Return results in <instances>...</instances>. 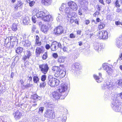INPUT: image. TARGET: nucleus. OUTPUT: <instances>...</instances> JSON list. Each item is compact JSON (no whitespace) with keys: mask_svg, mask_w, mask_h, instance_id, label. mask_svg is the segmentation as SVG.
Here are the masks:
<instances>
[{"mask_svg":"<svg viewBox=\"0 0 122 122\" xmlns=\"http://www.w3.org/2000/svg\"><path fill=\"white\" fill-rule=\"evenodd\" d=\"M33 12V14L36 15L37 18H41L45 21L49 22L53 20V18L51 15H47L48 12L46 10L39 11L38 8H35Z\"/></svg>","mask_w":122,"mask_h":122,"instance_id":"f257e3e1","label":"nucleus"},{"mask_svg":"<svg viewBox=\"0 0 122 122\" xmlns=\"http://www.w3.org/2000/svg\"><path fill=\"white\" fill-rule=\"evenodd\" d=\"M60 84L59 89L58 90L63 97L61 98H64L68 94L69 86L66 83H62L61 82Z\"/></svg>","mask_w":122,"mask_h":122,"instance_id":"f03ea898","label":"nucleus"},{"mask_svg":"<svg viewBox=\"0 0 122 122\" xmlns=\"http://www.w3.org/2000/svg\"><path fill=\"white\" fill-rule=\"evenodd\" d=\"M122 100H116L112 102L111 106L113 110L116 112H119L121 109Z\"/></svg>","mask_w":122,"mask_h":122,"instance_id":"7ed1b4c3","label":"nucleus"},{"mask_svg":"<svg viewBox=\"0 0 122 122\" xmlns=\"http://www.w3.org/2000/svg\"><path fill=\"white\" fill-rule=\"evenodd\" d=\"M48 84L52 87H55L57 86L61 82V80L53 78V77H48Z\"/></svg>","mask_w":122,"mask_h":122,"instance_id":"20e7f679","label":"nucleus"},{"mask_svg":"<svg viewBox=\"0 0 122 122\" xmlns=\"http://www.w3.org/2000/svg\"><path fill=\"white\" fill-rule=\"evenodd\" d=\"M73 11L69 7H68L66 8L64 10L67 16L70 18L72 17L75 18L77 16L75 12H72Z\"/></svg>","mask_w":122,"mask_h":122,"instance_id":"39448f33","label":"nucleus"},{"mask_svg":"<svg viewBox=\"0 0 122 122\" xmlns=\"http://www.w3.org/2000/svg\"><path fill=\"white\" fill-rule=\"evenodd\" d=\"M44 116L48 118H54L55 117L54 112L52 109H48L44 115Z\"/></svg>","mask_w":122,"mask_h":122,"instance_id":"423d86ee","label":"nucleus"},{"mask_svg":"<svg viewBox=\"0 0 122 122\" xmlns=\"http://www.w3.org/2000/svg\"><path fill=\"white\" fill-rule=\"evenodd\" d=\"M61 94H60V92L58 90L54 91L52 94V96L53 98L56 100L60 99H64V98H61L63 97L62 96Z\"/></svg>","mask_w":122,"mask_h":122,"instance_id":"0eeeda50","label":"nucleus"},{"mask_svg":"<svg viewBox=\"0 0 122 122\" xmlns=\"http://www.w3.org/2000/svg\"><path fill=\"white\" fill-rule=\"evenodd\" d=\"M64 29L61 26H59L55 28L54 30V33L56 35H60L64 32Z\"/></svg>","mask_w":122,"mask_h":122,"instance_id":"6e6552de","label":"nucleus"},{"mask_svg":"<svg viewBox=\"0 0 122 122\" xmlns=\"http://www.w3.org/2000/svg\"><path fill=\"white\" fill-rule=\"evenodd\" d=\"M68 6L73 10H76L78 8V6L74 2L70 1L68 3Z\"/></svg>","mask_w":122,"mask_h":122,"instance_id":"1a4fd4ad","label":"nucleus"},{"mask_svg":"<svg viewBox=\"0 0 122 122\" xmlns=\"http://www.w3.org/2000/svg\"><path fill=\"white\" fill-rule=\"evenodd\" d=\"M39 67L41 71L44 74H46L48 70L49 67L47 64L41 65Z\"/></svg>","mask_w":122,"mask_h":122,"instance_id":"9d476101","label":"nucleus"},{"mask_svg":"<svg viewBox=\"0 0 122 122\" xmlns=\"http://www.w3.org/2000/svg\"><path fill=\"white\" fill-rule=\"evenodd\" d=\"M107 64V63H104L103 64L102 66L104 69L106 71L108 75H109L112 73V69Z\"/></svg>","mask_w":122,"mask_h":122,"instance_id":"9b49d317","label":"nucleus"},{"mask_svg":"<svg viewBox=\"0 0 122 122\" xmlns=\"http://www.w3.org/2000/svg\"><path fill=\"white\" fill-rule=\"evenodd\" d=\"M79 2V5L80 6L81 5H83L82 6V9L84 10V11H86L87 10V3H86L83 5L85 1L84 0H78Z\"/></svg>","mask_w":122,"mask_h":122,"instance_id":"f8f14e48","label":"nucleus"},{"mask_svg":"<svg viewBox=\"0 0 122 122\" xmlns=\"http://www.w3.org/2000/svg\"><path fill=\"white\" fill-rule=\"evenodd\" d=\"M112 86V85L108 81L105 82L102 86V88L103 90L108 89Z\"/></svg>","mask_w":122,"mask_h":122,"instance_id":"ddd939ff","label":"nucleus"},{"mask_svg":"<svg viewBox=\"0 0 122 122\" xmlns=\"http://www.w3.org/2000/svg\"><path fill=\"white\" fill-rule=\"evenodd\" d=\"M44 51V48L43 47H37L36 49V53L37 56H39L40 54L43 53Z\"/></svg>","mask_w":122,"mask_h":122,"instance_id":"4468645a","label":"nucleus"},{"mask_svg":"<svg viewBox=\"0 0 122 122\" xmlns=\"http://www.w3.org/2000/svg\"><path fill=\"white\" fill-rule=\"evenodd\" d=\"M13 115L16 119L21 118L22 116V114L19 111L17 110L13 113Z\"/></svg>","mask_w":122,"mask_h":122,"instance_id":"2eb2a0df","label":"nucleus"},{"mask_svg":"<svg viewBox=\"0 0 122 122\" xmlns=\"http://www.w3.org/2000/svg\"><path fill=\"white\" fill-rule=\"evenodd\" d=\"M32 55L31 53L29 51H27L25 52L23 59L24 61H26L27 59H29Z\"/></svg>","mask_w":122,"mask_h":122,"instance_id":"dca6fc26","label":"nucleus"},{"mask_svg":"<svg viewBox=\"0 0 122 122\" xmlns=\"http://www.w3.org/2000/svg\"><path fill=\"white\" fill-rule=\"evenodd\" d=\"M72 68L75 70L76 68L79 70H81L82 69V67L79 63L78 62H76L72 65Z\"/></svg>","mask_w":122,"mask_h":122,"instance_id":"f3484780","label":"nucleus"},{"mask_svg":"<svg viewBox=\"0 0 122 122\" xmlns=\"http://www.w3.org/2000/svg\"><path fill=\"white\" fill-rule=\"evenodd\" d=\"M38 96L36 94H34L31 96V98L32 100L31 101V102L32 103H35L37 101Z\"/></svg>","mask_w":122,"mask_h":122,"instance_id":"a211bd4d","label":"nucleus"},{"mask_svg":"<svg viewBox=\"0 0 122 122\" xmlns=\"http://www.w3.org/2000/svg\"><path fill=\"white\" fill-rule=\"evenodd\" d=\"M94 47L95 50L99 51L101 49V45L100 44L98 43H95L94 44Z\"/></svg>","mask_w":122,"mask_h":122,"instance_id":"6ab92c4d","label":"nucleus"},{"mask_svg":"<svg viewBox=\"0 0 122 122\" xmlns=\"http://www.w3.org/2000/svg\"><path fill=\"white\" fill-rule=\"evenodd\" d=\"M56 44V41L53 42L51 46V49L52 51H55L57 49Z\"/></svg>","mask_w":122,"mask_h":122,"instance_id":"aec40b11","label":"nucleus"},{"mask_svg":"<svg viewBox=\"0 0 122 122\" xmlns=\"http://www.w3.org/2000/svg\"><path fill=\"white\" fill-rule=\"evenodd\" d=\"M22 43L24 45V46L27 48L30 47L31 44L30 42L27 40H26L25 41H23Z\"/></svg>","mask_w":122,"mask_h":122,"instance_id":"412c9836","label":"nucleus"},{"mask_svg":"<svg viewBox=\"0 0 122 122\" xmlns=\"http://www.w3.org/2000/svg\"><path fill=\"white\" fill-rule=\"evenodd\" d=\"M64 18V15L62 14H58L56 18V20L60 22Z\"/></svg>","mask_w":122,"mask_h":122,"instance_id":"4be33fe9","label":"nucleus"},{"mask_svg":"<svg viewBox=\"0 0 122 122\" xmlns=\"http://www.w3.org/2000/svg\"><path fill=\"white\" fill-rule=\"evenodd\" d=\"M41 30L44 33H46L48 30V28L47 26L45 25H43L41 27Z\"/></svg>","mask_w":122,"mask_h":122,"instance_id":"5701e85b","label":"nucleus"},{"mask_svg":"<svg viewBox=\"0 0 122 122\" xmlns=\"http://www.w3.org/2000/svg\"><path fill=\"white\" fill-rule=\"evenodd\" d=\"M66 58V57H65L63 56L59 57L57 61V62L59 63H64L65 61Z\"/></svg>","mask_w":122,"mask_h":122,"instance_id":"b1692460","label":"nucleus"},{"mask_svg":"<svg viewBox=\"0 0 122 122\" xmlns=\"http://www.w3.org/2000/svg\"><path fill=\"white\" fill-rule=\"evenodd\" d=\"M1 102L0 100V111L1 112H4L6 111V108L4 104H1Z\"/></svg>","mask_w":122,"mask_h":122,"instance_id":"393cba45","label":"nucleus"},{"mask_svg":"<svg viewBox=\"0 0 122 122\" xmlns=\"http://www.w3.org/2000/svg\"><path fill=\"white\" fill-rule=\"evenodd\" d=\"M52 2V0H42V3L44 5H50Z\"/></svg>","mask_w":122,"mask_h":122,"instance_id":"a878e982","label":"nucleus"},{"mask_svg":"<svg viewBox=\"0 0 122 122\" xmlns=\"http://www.w3.org/2000/svg\"><path fill=\"white\" fill-rule=\"evenodd\" d=\"M23 24L25 25H28L29 23V19L28 17H26L23 20Z\"/></svg>","mask_w":122,"mask_h":122,"instance_id":"bb28decb","label":"nucleus"},{"mask_svg":"<svg viewBox=\"0 0 122 122\" xmlns=\"http://www.w3.org/2000/svg\"><path fill=\"white\" fill-rule=\"evenodd\" d=\"M103 39H106L108 38V34L106 30H103Z\"/></svg>","mask_w":122,"mask_h":122,"instance_id":"cd10ccee","label":"nucleus"},{"mask_svg":"<svg viewBox=\"0 0 122 122\" xmlns=\"http://www.w3.org/2000/svg\"><path fill=\"white\" fill-rule=\"evenodd\" d=\"M94 77L96 81L98 83L101 82L103 80V78L102 77Z\"/></svg>","mask_w":122,"mask_h":122,"instance_id":"c85d7f7f","label":"nucleus"},{"mask_svg":"<svg viewBox=\"0 0 122 122\" xmlns=\"http://www.w3.org/2000/svg\"><path fill=\"white\" fill-rule=\"evenodd\" d=\"M52 69L53 71L56 72H59L61 70V69L59 67L56 66L52 67Z\"/></svg>","mask_w":122,"mask_h":122,"instance_id":"c756f323","label":"nucleus"},{"mask_svg":"<svg viewBox=\"0 0 122 122\" xmlns=\"http://www.w3.org/2000/svg\"><path fill=\"white\" fill-rule=\"evenodd\" d=\"M23 49V48L20 47H19L16 49V52L17 53L19 54L22 52Z\"/></svg>","mask_w":122,"mask_h":122,"instance_id":"7c9ffc66","label":"nucleus"},{"mask_svg":"<svg viewBox=\"0 0 122 122\" xmlns=\"http://www.w3.org/2000/svg\"><path fill=\"white\" fill-rule=\"evenodd\" d=\"M103 33L102 31H101L99 32L97 35V36L98 37L97 38L100 39H103Z\"/></svg>","mask_w":122,"mask_h":122,"instance_id":"2f4dec72","label":"nucleus"},{"mask_svg":"<svg viewBox=\"0 0 122 122\" xmlns=\"http://www.w3.org/2000/svg\"><path fill=\"white\" fill-rule=\"evenodd\" d=\"M12 30L13 31H16L17 29V24H13L11 26Z\"/></svg>","mask_w":122,"mask_h":122,"instance_id":"473e14b6","label":"nucleus"},{"mask_svg":"<svg viewBox=\"0 0 122 122\" xmlns=\"http://www.w3.org/2000/svg\"><path fill=\"white\" fill-rule=\"evenodd\" d=\"M27 1L30 7L33 6L35 3V1L33 0H27Z\"/></svg>","mask_w":122,"mask_h":122,"instance_id":"72a5a7b5","label":"nucleus"},{"mask_svg":"<svg viewBox=\"0 0 122 122\" xmlns=\"http://www.w3.org/2000/svg\"><path fill=\"white\" fill-rule=\"evenodd\" d=\"M117 47L118 48H120L122 46V41H120L119 40L117 41Z\"/></svg>","mask_w":122,"mask_h":122,"instance_id":"f704fd0d","label":"nucleus"},{"mask_svg":"<svg viewBox=\"0 0 122 122\" xmlns=\"http://www.w3.org/2000/svg\"><path fill=\"white\" fill-rule=\"evenodd\" d=\"M39 37L38 36H36V43L38 46L41 45V42L39 41Z\"/></svg>","mask_w":122,"mask_h":122,"instance_id":"c9c22d12","label":"nucleus"},{"mask_svg":"<svg viewBox=\"0 0 122 122\" xmlns=\"http://www.w3.org/2000/svg\"><path fill=\"white\" fill-rule=\"evenodd\" d=\"M45 105L46 107H47V109H52L51 107H52V105L50 104V103H46L45 104Z\"/></svg>","mask_w":122,"mask_h":122,"instance_id":"e433bc0d","label":"nucleus"},{"mask_svg":"<svg viewBox=\"0 0 122 122\" xmlns=\"http://www.w3.org/2000/svg\"><path fill=\"white\" fill-rule=\"evenodd\" d=\"M105 26L104 24L102 22H101L99 25L98 28L99 29H102Z\"/></svg>","mask_w":122,"mask_h":122,"instance_id":"4c0bfd02","label":"nucleus"},{"mask_svg":"<svg viewBox=\"0 0 122 122\" xmlns=\"http://www.w3.org/2000/svg\"><path fill=\"white\" fill-rule=\"evenodd\" d=\"M116 83L118 84V85L120 86L121 87H122V80H117L116 82Z\"/></svg>","mask_w":122,"mask_h":122,"instance_id":"58836bf2","label":"nucleus"},{"mask_svg":"<svg viewBox=\"0 0 122 122\" xmlns=\"http://www.w3.org/2000/svg\"><path fill=\"white\" fill-rule=\"evenodd\" d=\"M46 83L45 82H43L42 83H40V88H44L46 86Z\"/></svg>","mask_w":122,"mask_h":122,"instance_id":"ea45409f","label":"nucleus"},{"mask_svg":"<svg viewBox=\"0 0 122 122\" xmlns=\"http://www.w3.org/2000/svg\"><path fill=\"white\" fill-rule=\"evenodd\" d=\"M66 5L65 4H63L61 5V7L60 8L59 10L60 11H63L64 8L66 7Z\"/></svg>","mask_w":122,"mask_h":122,"instance_id":"a19ab883","label":"nucleus"},{"mask_svg":"<svg viewBox=\"0 0 122 122\" xmlns=\"http://www.w3.org/2000/svg\"><path fill=\"white\" fill-rule=\"evenodd\" d=\"M39 80L38 77H34L33 81L34 82L37 83Z\"/></svg>","mask_w":122,"mask_h":122,"instance_id":"79ce46f5","label":"nucleus"},{"mask_svg":"<svg viewBox=\"0 0 122 122\" xmlns=\"http://www.w3.org/2000/svg\"><path fill=\"white\" fill-rule=\"evenodd\" d=\"M32 20L34 23H35L36 21V15H34L32 16Z\"/></svg>","mask_w":122,"mask_h":122,"instance_id":"37998d69","label":"nucleus"},{"mask_svg":"<svg viewBox=\"0 0 122 122\" xmlns=\"http://www.w3.org/2000/svg\"><path fill=\"white\" fill-rule=\"evenodd\" d=\"M48 57L47 54V52H45L44 54L42 56V58L43 59L45 60Z\"/></svg>","mask_w":122,"mask_h":122,"instance_id":"c03bdc74","label":"nucleus"},{"mask_svg":"<svg viewBox=\"0 0 122 122\" xmlns=\"http://www.w3.org/2000/svg\"><path fill=\"white\" fill-rule=\"evenodd\" d=\"M44 108L43 107H41L39 108V113H42L44 110Z\"/></svg>","mask_w":122,"mask_h":122,"instance_id":"a18cd8bd","label":"nucleus"},{"mask_svg":"<svg viewBox=\"0 0 122 122\" xmlns=\"http://www.w3.org/2000/svg\"><path fill=\"white\" fill-rule=\"evenodd\" d=\"M115 24L116 25H121L122 26V22H120V21H116L115 23ZM121 27H122V26H121Z\"/></svg>","mask_w":122,"mask_h":122,"instance_id":"49530a36","label":"nucleus"},{"mask_svg":"<svg viewBox=\"0 0 122 122\" xmlns=\"http://www.w3.org/2000/svg\"><path fill=\"white\" fill-rule=\"evenodd\" d=\"M19 7L18 5L17 4H15L14 6V8L15 10H18Z\"/></svg>","mask_w":122,"mask_h":122,"instance_id":"de8ad7c7","label":"nucleus"},{"mask_svg":"<svg viewBox=\"0 0 122 122\" xmlns=\"http://www.w3.org/2000/svg\"><path fill=\"white\" fill-rule=\"evenodd\" d=\"M53 56L55 58H56L58 56V55L57 54V53H54L53 54Z\"/></svg>","mask_w":122,"mask_h":122,"instance_id":"09e8293b","label":"nucleus"},{"mask_svg":"<svg viewBox=\"0 0 122 122\" xmlns=\"http://www.w3.org/2000/svg\"><path fill=\"white\" fill-rule=\"evenodd\" d=\"M56 44L57 45H56L57 48H58V47L61 48V45L60 43H57L56 42Z\"/></svg>","mask_w":122,"mask_h":122,"instance_id":"8fccbe9b","label":"nucleus"},{"mask_svg":"<svg viewBox=\"0 0 122 122\" xmlns=\"http://www.w3.org/2000/svg\"><path fill=\"white\" fill-rule=\"evenodd\" d=\"M70 37L71 38H74L75 37V36L74 34H71L70 35Z\"/></svg>","mask_w":122,"mask_h":122,"instance_id":"3c124183","label":"nucleus"},{"mask_svg":"<svg viewBox=\"0 0 122 122\" xmlns=\"http://www.w3.org/2000/svg\"><path fill=\"white\" fill-rule=\"evenodd\" d=\"M78 14L81 15H82V12L81 10L80 9L78 10Z\"/></svg>","mask_w":122,"mask_h":122,"instance_id":"603ef678","label":"nucleus"},{"mask_svg":"<svg viewBox=\"0 0 122 122\" xmlns=\"http://www.w3.org/2000/svg\"><path fill=\"white\" fill-rule=\"evenodd\" d=\"M45 47L46 49L48 50L50 48H51V46L49 44H47L45 46Z\"/></svg>","mask_w":122,"mask_h":122,"instance_id":"864d4df0","label":"nucleus"},{"mask_svg":"<svg viewBox=\"0 0 122 122\" xmlns=\"http://www.w3.org/2000/svg\"><path fill=\"white\" fill-rule=\"evenodd\" d=\"M115 5L117 7H119L120 5L118 3V1L117 0L115 2Z\"/></svg>","mask_w":122,"mask_h":122,"instance_id":"5fc2aeb1","label":"nucleus"},{"mask_svg":"<svg viewBox=\"0 0 122 122\" xmlns=\"http://www.w3.org/2000/svg\"><path fill=\"white\" fill-rule=\"evenodd\" d=\"M90 22V21L88 20H86L85 21V23L86 25L88 24Z\"/></svg>","mask_w":122,"mask_h":122,"instance_id":"6e6d98bb","label":"nucleus"},{"mask_svg":"<svg viewBox=\"0 0 122 122\" xmlns=\"http://www.w3.org/2000/svg\"><path fill=\"white\" fill-rule=\"evenodd\" d=\"M63 51L64 52L68 50L67 48L65 46H64L63 47Z\"/></svg>","mask_w":122,"mask_h":122,"instance_id":"4d7b16f0","label":"nucleus"},{"mask_svg":"<svg viewBox=\"0 0 122 122\" xmlns=\"http://www.w3.org/2000/svg\"><path fill=\"white\" fill-rule=\"evenodd\" d=\"M46 77H41V80L42 81H44L46 80Z\"/></svg>","mask_w":122,"mask_h":122,"instance_id":"13d9d810","label":"nucleus"},{"mask_svg":"<svg viewBox=\"0 0 122 122\" xmlns=\"http://www.w3.org/2000/svg\"><path fill=\"white\" fill-rule=\"evenodd\" d=\"M2 117H0V122H7L5 120L3 121V120H2Z\"/></svg>","mask_w":122,"mask_h":122,"instance_id":"bf43d9fd","label":"nucleus"},{"mask_svg":"<svg viewBox=\"0 0 122 122\" xmlns=\"http://www.w3.org/2000/svg\"><path fill=\"white\" fill-rule=\"evenodd\" d=\"M36 29V28L34 26H33L32 28V31L34 32Z\"/></svg>","mask_w":122,"mask_h":122,"instance_id":"052dcab7","label":"nucleus"},{"mask_svg":"<svg viewBox=\"0 0 122 122\" xmlns=\"http://www.w3.org/2000/svg\"><path fill=\"white\" fill-rule=\"evenodd\" d=\"M62 75L64 74L63 75H62V76H65L66 75V72L65 71H64L63 72L62 74Z\"/></svg>","mask_w":122,"mask_h":122,"instance_id":"680f3d73","label":"nucleus"},{"mask_svg":"<svg viewBox=\"0 0 122 122\" xmlns=\"http://www.w3.org/2000/svg\"><path fill=\"white\" fill-rule=\"evenodd\" d=\"M99 2H100L101 3L103 4V5H104L103 0H99Z\"/></svg>","mask_w":122,"mask_h":122,"instance_id":"e2e57ef3","label":"nucleus"},{"mask_svg":"<svg viewBox=\"0 0 122 122\" xmlns=\"http://www.w3.org/2000/svg\"><path fill=\"white\" fill-rule=\"evenodd\" d=\"M74 21V20L72 18L70 19V22L71 23H72Z\"/></svg>","mask_w":122,"mask_h":122,"instance_id":"0e129e2a","label":"nucleus"},{"mask_svg":"<svg viewBox=\"0 0 122 122\" xmlns=\"http://www.w3.org/2000/svg\"><path fill=\"white\" fill-rule=\"evenodd\" d=\"M18 3L20 5L19 6H20L21 5H22L23 4L20 1H19L18 2Z\"/></svg>","mask_w":122,"mask_h":122,"instance_id":"69168bd1","label":"nucleus"},{"mask_svg":"<svg viewBox=\"0 0 122 122\" xmlns=\"http://www.w3.org/2000/svg\"><path fill=\"white\" fill-rule=\"evenodd\" d=\"M121 11V10L120 8H118L117 10V12H120Z\"/></svg>","mask_w":122,"mask_h":122,"instance_id":"338daca9","label":"nucleus"},{"mask_svg":"<svg viewBox=\"0 0 122 122\" xmlns=\"http://www.w3.org/2000/svg\"><path fill=\"white\" fill-rule=\"evenodd\" d=\"M81 31V30H78L77 31V34H78L80 35Z\"/></svg>","mask_w":122,"mask_h":122,"instance_id":"774afa93","label":"nucleus"}]
</instances>
